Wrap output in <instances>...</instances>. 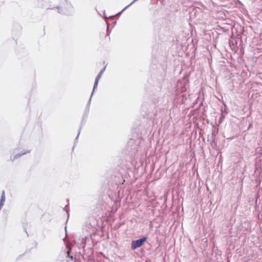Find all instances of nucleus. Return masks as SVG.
<instances>
[{"label": "nucleus", "mask_w": 262, "mask_h": 262, "mask_svg": "<svg viewBox=\"0 0 262 262\" xmlns=\"http://www.w3.org/2000/svg\"><path fill=\"white\" fill-rule=\"evenodd\" d=\"M68 249L67 252V262H80L81 258L82 257V255L80 252L77 253L75 255L71 254L72 249L70 246H68Z\"/></svg>", "instance_id": "f257e3e1"}, {"label": "nucleus", "mask_w": 262, "mask_h": 262, "mask_svg": "<svg viewBox=\"0 0 262 262\" xmlns=\"http://www.w3.org/2000/svg\"><path fill=\"white\" fill-rule=\"evenodd\" d=\"M147 238L148 237L145 236L137 240L133 241L131 244L132 249L135 250L143 246L144 243L147 241Z\"/></svg>", "instance_id": "f03ea898"}, {"label": "nucleus", "mask_w": 262, "mask_h": 262, "mask_svg": "<svg viewBox=\"0 0 262 262\" xmlns=\"http://www.w3.org/2000/svg\"><path fill=\"white\" fill-rule=\"evenodd\" d=\"M91 98L92 97H90L89 101H88V102L86 104V106L85 107V109L84 110V114H83V117H82V121H81V125H80V126L78 129V135L77 136V137H76L75 140V141L78 139V137L79 136V134L80 133V130H81V129L82 128V125L83 123H84V119L85 118L87 117L88 116V113L89 112V111H90V104H91Z\"/></svg>", "instance_id": "7ed1b4c3"}, {"label": "nucleus", "mask_w": 262, "mask_h": 262, "mask_svg": "<svg viewBox=\"0 0 262 262\" xmlns=\"http://www.w3.org/2000/svg\"><path fill=\"white\" fill-rule=\"evenodd\" d=\"M140 143L141 139L140 138H138L136 140L130 139L128 142V145L131 147L132 149L137 151Z\"/></svg>", "instance_id": "20e7f679"}, {"label": "nucleus", "mask_w": 262, "mask_h": 262, "mask_svg": "<svg viewBox=\"0 0 262 262\" xmlns=\"http://www.w3.org/2000/svg\"><path fill=\"white\" fill-rule=\"evenodd\" d=\"M155 111L152 113L150 112H148V115H149L150 117H153V118H155L157 115V108L154 107Z\"/></svg>", "instance_id": "39448f33"}, {"label": "nucleus", "mask_w": 262, "mask_h": 262, "mask_svg": "<svg viewBox=\"0 0 262 262\" xmlns=\"http://www.w3.org/2000/svg\"><path fill=\"white\" fill-rule=\"evenodd\" d=\"M105 69H106V66H105L103 69H102L99 72V74H98V75L96 76V78L97 79H100V78L101 77L103 72L105 71Z\"/></svg>", "instance_id": "423d86ee"}, {"label": "nucleus", "mask_w": 262, "mask_h": 262, "mask_svg": "<svg viewBox=\"0 0 262 262\" xmlns=\"http://www.w3.org/2000/svg\"><path fill=\"white\" fill-rule=\"evenodd\" d=\"M99 80V79L95 78V82H94V84L93 90V91H92L91 95V97H92V96L93 95V93H94V92L95 89L97 88V86L98 85V83Z\"/></svg>", "instance_id": "0eeeda50"}, {"label": "nucleus", "mask_w": 262, "mask_h": 262, "mask_svg": "<svg viewBox=\"0 0 262 262\" xmlns=\"http://www.w3.org/2000/svg\"><path fill=\"white\" fill-rule=\"evenodd\" d=\"M89 240H90L89 237H86L84 238H83L82 243H81V246L83 248H84L85 247L87 241H89Z\"/></svg>", "instance_id": "6e6552de"}, {"label": "nucleus", "mask_w": 262, "mask_h": 262, "mask_svg": "<svg viewBox=\"0 0 262 262\" xmlns=\"http://www.w3.org/2000/svg\"><path fill=\"white\" fill-rule=\"evenodd\" d=\"M30 152V150H27L26 151L24 152H23V153H20V154H16L14 157V159H17L20 157H21V156L25 155V154H27L28 152Z\"/></svg>", "instance_id": "1a4fd4ad"}, {"label": "nucleus", "mask_w": 262, "mask_h": 262, "mask_svg": "<svg viewBox=\"0 0 262 262\" xmlns=\"http://www.w3.org/2000/svg\"><path fill=\"white\" fill-rule=\"evenodd\" d=\"M5 201V191L3 190L2 192L1 198L0 202L4 203Z\"/></svg>", "instance_id": "9d476101"}, {"label": "nucleus", "mask_w": 262, "mask_h": 262, "mask_svg": "<svg viewBox=\"0 0 262 262\" xmlns=\"http://www.w3.org/2000/svg\"><path fill=\"white\" fill-rule=\"evenodd\" d=\"M211 134H212V137H211L212 140L213 141L215 140V129L214 128V127H213V128H212Z\"/></svg>", "instance_id": "9b49d317"}, {"label": "nucleus", "mask_w": 262, "mask_h": 262, "mask_svg": "<svg viewBox=\"0 0 262 262\" xmlns=\"http://www.w3.org/2000/svg\"><path fill=\"white\" fill-rule=\"evenodd\" d=\"M224 118H225V116L223 115V114H221L219 121V123H221L223 122Z\"/></svg>", "instance_id": "f8f14e48"}, {"label": "nucleus", "mask_w": 262, "mask_h": 262, "mask_svg": "<svg viewBox=\"0 0 262 262\" xmlns=\"http://www.w3.org/2000/svg\"><path fill=\"white\" fill-rule=\"evenodd\" d=\"M108 29H109V24L108 23H107V36L110 35V32H109Z\"/></svg>", "instance_id": "ddd939ff"}, {"label": "nucleus", "mask_w": 262, "mask_h": 262, "mask_svg": "<svg viewBox=\"0 0 262 262\" xmlns=\"http://www.w3.org/2000/svg\"><path fill=\"white\" fill-rule=\"evenodd\" d=\"M4 205V203L0 202V209L2 208V207Z\"/></svg>", "instance_id": "4468645a"}, {"label": "nucleus", "mask_w": 262, "mask_h": 262, "mask_svg": "<svg viewBox=\"0 0 262 262\" xmlns=\"http://www.w3.org/2000/svg\"><path fill=\"white\" fill-rule=\"evenodd\" d=\"M124 10L125 9H123V10L119 12L117 14L120 15Z\"/></svg>", "instance_id": "2eb2a0df"}, {"label": "nucleus", "mask_w": 262, "mask_h": 262, "mask_svg": "<svg viewBox=\"0 0 262 262\" xmlns=\"http://www.w3.org/2000/svg\"><path fill=\"white\" fill-rule=\"evenodd\" d=\"M95 235V233H93L91 235V239H92V235Z\"/></svg>", "instance_id": "dca6fc26"}, {"label": "nucleus", "mask_w": 262, "mask_h": 262, "mask_svg": "<svg viewBox=\"0 0 262 262\" xmlns=\"http://www.w3.org/2000/svg\"><path fill=\"white\" fill-rule=\"evenodd\" d=\"M233 139V137L228 138V139Z\"/></svg>", "instance_id": "f3484780"}, {"label": "nucleus", "mask_w": 262, "mask_h": 262, "mask_svg": "<svg viewBox=\"0 0 262 262\" xmlns=\"http://www.w3.org/2000/svg\"><path fill=\"white\" fill-rule=\"evenodd\" d=\"M66 231L67 232V227H65Z\"/></svg>", "instance_id": "a211bd4d"}]
</instances>
